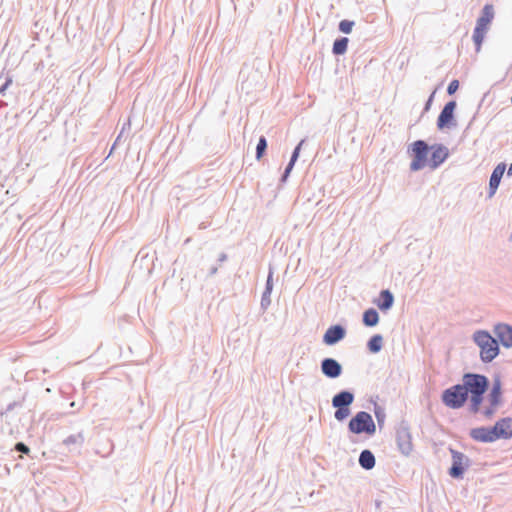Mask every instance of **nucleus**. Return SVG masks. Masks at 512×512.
Here are the masks:
<instances>
[{
	"instance_id": "7c9ffc66",
	"label": "nucleus",
	"mask_w": 512,
	"mask_h": 512,
	"mask_svg": "<svg viewBox=\"0 0 512 512\" xmlns=\"http://www.w3.org/2000/svg\"><path fill=\"white\" fill-rule=\"evenodd\" d=\"M269 283H270V277H269V278H268V280H267L268 289H270Z\"/></svg>"
},
{
	"instance_id": "f3484780",
	"label": "nucleus",
	"mask_w": 512,
	"mask_h": 512,
	"mask_svg": "<svg viewBox=\"0 0 512 512\" xmlns=\"http://www.w3.org/2000/svg\"><path fill=\"white\" fill-rule=\"evenodd\" d=\"M393 302L394 297L389 290L381 291L379 299L374 301L377 307L382 311L390 309L393 305Z\"/></svg>"
},
{
	"instance_id": "a878e982",
	"label": "nucleus",
	"mask_w": 512,
	"mask_h": 512,
	"mask_svg": "<svg viewBox=\"0 0 512 512\" xmlns=\"http://www.w3.org/2000/svg\"><path fill=\"white\" fill-rule=\"evenodd\" d=\"M15 449H16L17 451H20V452L24 453V454H29V452H30L29 447H28V446H26V445H25L24 443H22V442L17 443V444L15 445Z\"/></svg>"
},
{
	"instance_id": "f8f14e48",
	"label": "nucleus",
	"mask_w": 512,
	"mask_h": 512,
	"mask_svg": "<svg viewBox=\"0 0 512 512\" xmlns=\"http://www.w3.org/2000/svg\"><path fill=\"white\" fill-rule=\"evenodd\" d=\"M452 460L453 464L450 469V475L454 478L460 477L463 472L466 465V457L464 454L452 450Z\"/></svg>"
},
{
	"instance_id": "1a4fd4ad",
	"label": "nucleus",
	"mask_w": 512,
	"mask_h": 512,
	"mask_svg": "<svg viewBox=\"0 0 512 512\" xmlns=\"http://www.w3.org/2000/svg\"><path fill=\"white\" fill-rule=\"evenodd\" d=\"M455 108V101H450L444 106L437 120V126L439 129H443L444 127L452 124Z\"/></svg>"
},
{
	"instance_id": "9b49d317",
	"label": "nucleus",
	"mask_w": 512,
	"mask_h": 512,
	"mask_svg": "<svg viewBox=\"0 0 512 512\" xmlns=\"http://www.w3.org/2000/svg\"><path fill=\"white\" fill-rule=\"evenodd\" d=\"M470 435L474 440L480 442H493L497 440V435L494 431V427L475 428L471 430Z\"/></svg>"
},
{
	"instance_id": "20e7f679",
	"label": "nucleus",
	"mask_w": 512,
	"mask_h": 512,
	"mask_svg": "<svg viewBox=\"0 0 512 512\" xmlns=\"http://www.w3.org/2000/svg\"><path fill=\"white\" fill-rule=\"evenodd\" d=\"M429 147L423 140H417L411 144L410 151L413 160L410 164L412 171H418L423 169L427 165V155Z\"/></svg>"
},
{
	"instance_id": "7ed1b4c3",
	"label": "nucleus",
	"mask_w": 512,
	"mask_h": 512,
	"mask_svg": "<svg viewBox=\"0 0 512 512\" xmlns=\"http://www.w3.org/2000/svg\"><path fill=\"white\" fill-rule=\"evenodd\" d=\"M493 18V6L491 4H486L482 10V15L477 20V24L473 33V40L476 45L477 51L481 49V45L484 40L485 34L488 31L489 25L491 24Z\"/></svg>"
},
{
	"instance_id": "cd10ccee",
	"label": "nucleus",
	"mask_w": 512,
	"mask_h": 512,
	"mask_svg": "<svg viewBox=\"0 0 512 512\" xmlns=\"http://www.w3.org/2000/svg\"><path fill=\"white\" fill-rule=\"evenodd\" d=\"M356 416L362 417V416H370L367 412L361 411L356 414Z\"/></svg>"
},
{
	"instance_id": "dca6fc26",
	"label": "nucleus",
	"mask_w": 512,
	"mask_h": 512,
	"mask_svg": "<svg viewBox=\"0 0 512 512\" xmlns=\"http://www.w3.org/2000/svg\"><path fill=\"white\" fill-rule=\"evenodd\" d=\"M322 371L326 376L336 378L341 374V365L336 360L327 358L322 362Z\"/></svg>"
},
{
	"instance_id": "9d476101",
	"label": "nucleus",
	"mask_w": 512,
	"mask_h": 512,
	"mask_svg": "<svg viewBox=\"0 0 512 512\" xmlns=\"http://www.w3.org/2000/svg\"><path fill=\"white\" fill-rule=\"evenodd\" d=\"M494 333L504 347H512V326L504 323L497 324Z\"/></svg>"
},
{
	"instance_id": "6ab92c4d",
	"label": "nucleus",
	"mask_w": 512,
	"mask_h": 512,
	"mask_svg": "<svg viewBox=\"0 0 512 512\" xmlns=\"http://www.w3.org/2000/svg\"><path fill=\"white\" fill-rule=\"evenodd\" d=\"M378 322H379V315L375 309L370 308L364 312L363 323L366 326L372 327V326L377 325Z\"/></svg>"
},
{
	"instance_id": "aec40b11",
	"label": "nucleus",
	"mask_w": 512,
	"mask_h": 512,
	"mask_svg": "<svg viewBox=\"0 0 512 512\" xmlns=\"http://www.w3.org/2000/svg\"><path fill=\"white\" fill-rule=\"evenodd\" d=\"M348 38L343 37L337 39L333 44V53L337 55L344 54L347 50Z\"/></svg>"
},
{
	"instance_id": "f03ea898",
	"label": "nucleus",
	"mask_w": 512,
	"mask_h": 512,
	"mask_svg": "<svg viewBox=\"0 0 512 512\" xmlns=\"http://www.w3.org/2000/svg\"><path fill=\"white\" fill-rule=\"evenodd\" d=\"M473 339L480 348V358L483 362H491L499 354L498 342L488 332L477 331Z\"/></svg>"
},
{
	"instance_id": "b1692460",
	"label": "nucleus",
	"mask_w": 512,
	"mask_h": 512,
	"mask_svg": "<svg viewBox=\"0 0 512 512\" xmlns=\"http://www.w3.org/2000/svg\"><path fill=\"white\" fill-rule=\"evenodd\" d=\"M403 438V443L399 442V446L404 453H408L411 449L409 436L406 434L400 435L399 440Z\"/></svg>"
},
{
	"instance_id": "6e6552de",
	"label": "nucleus",
	"mask_w": 512,
	"mask_h": 512,
	"mask_svg": "<svg viewBox=\"0 0 512 512\" xmlns=\"http://www.w3.org/2000/svg\"><path fill=\"white\" fill-rule=\"evenodd\" d=\"M432 153L428 165L431 169H436L448 157L449 152L445 146L435 145L431 147Z\"/></svg>"
},
{
	"instance_id": "4be33fe9",
	"label": "nucleus",
	"mask_w": 512,
	"mask_h": 512,
	"mask_svg": "<svg viewBox=\"0 0 512 512\" xmlns=\"http://www.w3.org/2000/svg\"><path fill=\"white\" fill-rule=\"evenodd\" d=\"M303 140L297 145V147L295 148L293 154H292V157H291V160L285 170V175H288L291 171V169L293 168V165L295 163V161L297 160L298 156H299V152H300V148L303 144Z\"/></svg>"
},
{
	"instance_id": "2eb2a0df",
	"label": "nucleus",
	"mask_w": 512,
	"mask_h": 512,
	"mask_svg": "<svg viewBox=\"0 0 512 512\" xmlns=\"http://www.w3.org/2000/svg\"><path fill=\"white\" fill-rule=\"evenodd\" d=\"M505 164L503 163H500L498 164L493 172H492V175L490 177V181H489V189H490V196H493L500 184V181H501V178L505 172Z\"/></svg>"
},
{
	"instance_id": "c756f323",
	"label": "nucleus",
	"mask_w": 512,
	"mask_h": 512,
	"mask_svg": "<svg viewBox=\"0 0 512 512\" xmlns=\"http://www.w3.org/2000/svg\"><path fill=\"white\" fill-rule=\"evenodd\" d=\"M508 174H512V163L510 164V167H509V170H508Z\"/></svg>"
},
{
	"instance_id": "412c9836",
	"label": "nucleus",
	"mask_w": 512,
	"mask_h": 512,
	"mask_svg": "<svg viewBox=\"0 0 512 512\" xmlns=\"http://www.w3.org/2000/svg\"><path fill=\"white\" fill-rule=\"evenodd\" d=\"M382 336L381 335H374L370 338L368 342V348L372 353H377L381 350L382 347Z\"/></svg>"
},
{
	"instance_id": "f257e3e1",
	"label": "nucleus",
	"mask_w": 512,
	"mask_h": 512,
	"mask_svg": "<svg viewBox=\"0 0 512 512\" xmlns=\"http://www.w3.org/2000/svg\"><path fill=\"white\" fill-rule=\"evenodd\" d=\"M462 386L465 387L466 395L468 396V394H470L471 409L474 412L490 415L494 413V409L501 402V385L500 382H495L488 398L483 403V394L488 386V380L483 375H464Z\"/></svg>"
},
{
	"instance_id": "c85d7f7f",
	"label": "nucleus",
	"mask_w": 512,
	"mask_h": 512,
	"mask_svg": "<svg viewBox=\"0 0 512 512\" xmlns=\"http://www.w3.org/2000/svg\"><path fill=\"white\" fill-rule=\"evenodd\" d=\"M431 100H432V97H430V99H429V101H428V103H427V105H426V107H425V109H426V110H428V109H429Z\"/></svg>"
},
{
	"instance_id": "0eeeda50",
	"label": "nucleus",
	"mask_w": 512,
	"mask_h": 512,
	"mask_svg": "<svg viewBox=\"0 0 512 512\" xmlns=\"http://www.w3.org/2000/svg\"><path fill=\"white\" fill-rule=\"evenodd\" d=\"M349 428L354 433L367 432L371 434L375 431V424L373 418H352Z\"/></svg>"
},
{
	"instance_id": "39448f33",
	"label": "nucleus",
	"mask_w": 512,
	"mask_h": 512,
	"mask_svg": "<svg viewBox=\"0 0 512 512\" xmlns=\"http://www.w3.org/2000/svg\"><path fill=\"white\" fill-rule=\"evenodd\" d=\"M466 399L465 387H463L462 384L451 387L443 394L444 403L450 407H460L464 404Z\"/></svg>"
},
{
	"instance_id": "423d86ee",
	"label": "nucleus",
	"mask_w": 512,
	"mask_h": 512,
	"mask_svg": "<svg viewBox=\"0 0 512 512\" xmlns=\"http://www.w3.org/2000/svg\"><path fill=\"white\" fill-rule=\"evenodd\" d=\"M353 399V394L347 391L335 395L332 403L338 410L334 416H347L349 414L348 406L353 402Z\"/></svg>"
},
{
	"instance_id": "5701e85b",
	"label": "nucleus",
	"mask_w": 512,
	"mask_h": 512,
	"mask_svg": "<svg viewBox=\"0 0 512 512\" xmlns=\"http://www.w3.org/2000/svg\"><path fill=\"white\" fill-rule=\"evenodd\" d=\"M266 147H267L266 139H265V137H261L259 139V142H258L257 148H256V157L258 160L262 158V156L266 150Z\"/></svg>"
},
{
	"instance_id": "a211bd4d",
	"label": "nucleus",
	"mask_w": 512,
	"mask_h": 512,
	"mask_svg": "<svg viewBox=\"0 0 512 512\" xmlns=\"http://www.w3.org/2000/svg\"><path fill=\"white\" fill-rule=\"evenodd\" d=\"M359 463L364 469H372L375 466V457L371 451L364 450L360 454Z\"/></svg>"
},
{
	"instance_id": "393cba45",
	"label": "nucleus",
	"mask_w": 512,
	"mask_h": 512,
	"mask_svg": "<svg viewBox=\"0 0 512 512\" xmlns=\"http://www.w3.org/2000/svg\"><path fill=\"white\" fill-rule=\"evenodd\" d=\"M354 22L348 20H342L339 24V29L343 33H350L352 31Z\"/></svg>"
},
{
	"instance_id": "bb28decb",
	"label": "nucleus",
	"mask_w": 512,
	"mask_h": 512,
	"mask_svg": "<svg viewBox=\"0 0 512 512\" xmlns=\"http://www.w3.org/2000/svg\"><path fill=\"white\" fill-rule=\"evenodd\" d=\"M458 87L459 82L457 80H453L452 82H450L447 91L449 94H453L457 91Z\"/></svg>"
},
{
	"instance_id": "4468645a",
	"label": "nucleus",
	"mask_w": 512,
	"mask_h": 512,
	"mask_svg": "<svg viewBox=\"0 0 512 512\" xmlns=\"http://www.w3.org/2000/svg\"><path fill=\"white\" fill-rule=\"evenodd\" d=\"M345 336V330L339 326H331L327 329L324 334L323 340L327 345H333L343 339Z\"/></svg>"
},
{
	"instance_id": "ddd939ff",
	"label": "nucleus",
	"mask_w": 512,
	"mask_h": 512,
	"mask_svg": "<svg viewBox=\"0 0 512 512\" xmlns=\"http://www.w3.org/2000/svg\"><path fill=\"white\" fill-rule=\"evenodd\" d=\"M494 431L499 438L512 437V418H501L495 425Z\"/></svg>"
}]
</instances>
